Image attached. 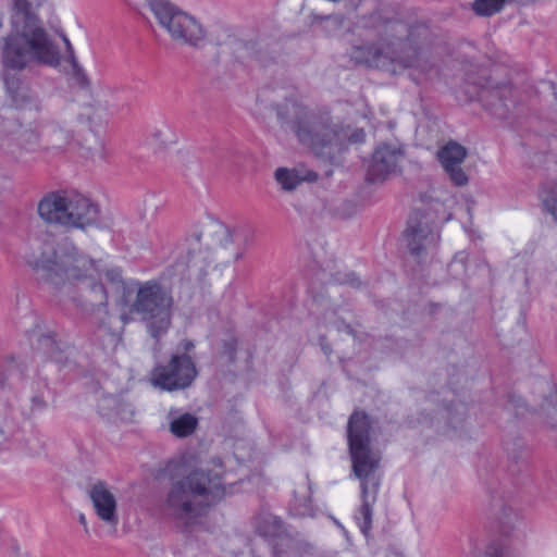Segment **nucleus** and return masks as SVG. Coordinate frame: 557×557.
Wrapping results in <instances>:
<instances>
[{
  "instance_id": "2",
  "label": "nucleus",
  "mask_w": 557,
  "mask_h": 557,
  "mask_svg": "<svg viewBox=\"0 0 557 557\" xmlns=\"http://www.w3.org/2000/svg\"><path fill=\"white\" fill-rule=\"evenodd\" d=\"M1 58L4 69L17 72L39 65L57 67L61 63L58 44L28 0H14L11 28L4 38Z\"/></svg>"
},
{
  "instance_id": "34",
  "label": "nucleus",
  "mask_w": 557,
  "mask_h": 557,
  "mask_svg": "<svg viewBox=\"0 0 557 557\" xmlns=\"http://www.w3.org/2000/svg\"><path fill=\"white\" fill-rule=\"evenodd\" d=\"M220 228L223 231V233L227 236L230 242H233L234 235H239L242 233L240 230H230L227 227H224L220 225Z\"/></svg>"
},
{
  "instance_id": "4",
  "label": "nucleus",
  "mask_w": 557,
  "mask_h": 557,
  "mask_svg": "<svg viewBox=\"0 0 557 557\" xmlns=\"http://www.w3.org/2000/svg\"><path fill=\"white\" fill-rule=\"evenodd\" d=\"M278 115L295 133L299 143L317 156L332 160L343 150L348 134L326 112H313L301 103L286 101Z\"/></svg>"
},
{
  "instance_id": "31",
  "label": "nucleus",
  "mask_w": 557,
  "mask_h": 557,
  "mask_svg": "<svg viewBox=\"0 0 557 557\" xmlns=\"http://www.w3.org/2000/svg\"><path fill=\"white\" fill-rule=\"evenodd\" d=\"M468 256L465 253V252H461L459 255H457L454 259V261L451 262L450 267L451 268H457V267H463L466 260H467Z\"/></svg>"
},
{
  "instance_id": "26",
  "label": "nucleus",
  "mask_w": 557,
  "mask_h": 557,
  "mask_svg": "<svg viewBox=\"0 0 557 557\" xmlns=\"http://www.w3.org/2000/svg\"><path fill=\"white\" fill-rule=\"evenodd\" d=\"M260 534L268 537L280 536L282 532V521L273 516L263 517L257 525Z\"/></svg>"
},
{
  "instance_id": "38",
  "label": "nucleus",
  "mask_w": 557,
  "mask_h": 557,
  "mask_svg": "<svg viewBox=\"0 0 557 557\" xmlns=\"http://www.w3.org/2000/svg\"><path fill=\"white\" fill-rule=\"evenodd\" d=\"M79 522L84 525L85 532L88 533L87 521L85 515H81L78 518Z\"/></svg>"
},
{
  "instance_id": "10",
  "label": "nucleus",
  "mask_w": 557,
  "mask_h": 557,
  "mask_svg": "<svg viewBox=\"0 0 557 557\" xmlns=\"http://www.w3.org/2000/svg\"><path fill=\"white\" fill-rule=\"evenodd\" d=\"M196 376V366L188 355H173L166 363L156 364L149 382L156 388L174 392L189 387Z\"/></svg>"
},
{
  "instance_id": "21",
  "label": "nucleus",
  "mask_w": 557,
  "mask_h": 557,
  "mask_svg": "<svg viewBox=\"0 0 557 557\" xmlns=\"http://www.w3.org/2000/svg\"><path fill=\"white\" fill-rule=\"evenodd\" d=\"M274 177L280 184L281 188L285 191H292L296 189V187L301 182L309 178V176L301 175L298 170L287 168L276 169Z\"/></svg>"
},
{
  "instance_id": "25",
  "label": "nucleus",
  "mask_w": 557,
  "mask_h": 557,
  "mask_svg": "<svg viewBox=\"0 0 557 557\" xmlns=\"http://www.w3.org/2000/svg\"><path fill=\"white\" fill-rule=\"evenodd\" d=\"M292 511L295 516L306 517L312 515V506L310 502L309 491L304 488L302 492H297L292 505Z\"/></svg>"
},
{
  "instance_id": "22",
  "label": "nucleus",
  "mask_w": 557,
  "mask_h": 557,
  "mask_svg": "<svg viewBox=\"0 0 557 557\" xmlns=\"http://www.w3.org/2000/svg\"><path fill=\"white\" fill-rule=\"evenodd\" d=\"M278 557H308L311 555V547L299 541L282 539L277 544Z\"/></svg>"
},
{
  "instance_id": "1",
  "label": "nucleus",
  "mask_w": 557,
  "mask_h": 557,
  "mask_svg": "<svg viewBox=\"0 0 557 557\" xmlns=\"http://www.w3.org/2000/svg\"><path fill=\"white\" fill-rule=\"evenodd\" d=\"M27 263L38 278L70 297L83 312L94 314L108 306L100 268L75 247L45 239L35 245Z\"/></svg>"
},
{
  "instance_id": "28",
  "label": "nucleus",
  "mask_w": 557,
  "mask_h": 557,
  "mask_svg": "<svg viewBox=\"0 0 557 557\" xmlns=\"http://www.w3.org/2000/svg\"><path fill=\"white\" fill-rule=\"evenodd\" d=\"M63 39H64V42L66 45V50H67V62L71 64L74 75L78 79H81L83 83H87V77L84 73V70L82 69V66L78 64V62L76 60V57H75V53H74V50H73V47H72L70 40L66 37H64Z\"/></svg>"
},
{
  "instance_id": "35",
  "label": "nucleus",
  "mask_w": 557,
  "mask_h": 557,
  "mask_svg": "<svg viewBox=\"0 0 557 557\" xmlns=\"http://www.w3.org/2000/svg\"><path fill=\"white\" fill-rule=\"evenodd\" d=\"M511 518H517V513L513 512L511 509H505L502 517L504 523L509 522Z\"/></svg>"
},
{
  "instance_id": "3",
  "label": "nucleus",
  "mask_w": 557,
  "mask_h": 557,
  "mask_svg": "<svg viewBox=\"0 0 557 557\" xmlns=\"http://www.w3.org/2000/svg\"><path fill=\"white\" fill-rule=\"evenodd\" d=\"M216 467L194 469L173 479L163 502L164 513L183 527L195 524L225 493L220 461Z\"/></svg>"
},
{
  "instance_id": "39",
  "label": "nucleus",
  "mask_w": 557,
  "mask_h": 557,
  "mask_svg": "<svg viewBox=\"0 0 557 557\" xmlns=\"http://www.w3.org/2000/svg\"><path fill=\"white\" fill-rule=\"evenodd\" d=\"M183 348H184V350H185V351H188V350H190L191 348H194V344H193L191 342H189V341H185V342L183 343Z\"/></svg>"
},
{
  "instance_id": "13",
  "label": "nucleus",
  "mask_w": 557,
  "mask_h": 557,
  "mask_svg": "<svg viewBox=\"0 0 557 557\" xmlns=\"http://www.w3.org/2000/svg\"><path fill=\"white\" fill-rule=\"evenodd\" d=\"M88 495L97 517L115 530L119 523V515L117 499L113 491L107 483L99 481L89 487Z\"/></svg>"
},
{
  "instance_id": "8",
  "label": "nucleus",
  "mask_w": 557,
  "mask_h": 557,
  "mask_svg": "<svg viewBox=\"0 0 557 557\" xmlns=\"http://www.w3.org/2000/svg\"><path fill=\"white\" fill-rule=\"evenodd\" d=\"M173 298L160 284L149 281L138 283L129 311L137 313L149 334L158 338L166 333L172 320Z\"/></svg>"
},
{
  "instance_id": "36",
  "label": "nucleus",
  "mask_w": 557,
  "mask_h": 557,
  "mask_svg": "<svg viewBox=\"0 0 557 557\" xmlns=\"http://www.w3.org/2000/svg\"><path fill=\"white\" fill-rule=\"evenodd\" d=\"M106 276L111 282H121V275L117 271H108Z\"/></svg>"
},
{
  "instance_id": "18",
  "label": "nucleus",
  "mask_w": 557,
  "mask_h": 557,
  "mask_svg": "<svg viewBox=\"0 0 557 557\" xmlns=\"http://www.w3.org/2000/svg\"><path fill=\"white\" fill-rule=\"evenodd\" d=\"M100 411L108 417H116L121 421H131L134 408L131 404L113 396L104 397L99 404Z\"/></svg>"
},
{
  "instance_id": "23",
  "label": "nucleus",
  "mask_w": 557,
  "mask_h": 557,
  "mask_svg": "<svg viewBox=\"0 0 557 557\" xmlns=\"http://www.w3.org/2000/svg\"><path fill=\"white\" fill-rule=\"evenodd\" d=\"M46 136L49 147L53 149H63L73 137L72 132L59 123L51 124L47 129Z\"/></svg>"
},
{
  "instance_id": "27",
  "label": "nucleus",
  "mask_w": 557,
  "mask_h": 557,
  "mask_svg": "<svg viewBox=\"0 0 557 557\" xmlns=\"http://www.w3.org/2000/svg\"><path fill=\"white\" fill-rule=\"evenodd\" d=\"M506 0H475L473 3V10L478 15L491 16L499 12Z\"/></svg>"
},
{
  "instance_id": "12",
  "label": "nucleus",
  "mask_w": 557,
  "mask_h": 557,
  "mask_svg": "<svg viewBox=\"0 0 557 557\" xmlns=\"http://www.w3.org/2000/svg\"><path fill=\"white\" fill-rule=\"evenodd\" d=\"M440 239L438 232L426 216H413L404 231V240L409 253L421 258L431 252Z\"/></svg>"
},
{
  "instance_id": "32",
  "label": "nucleus",
  "mask_w": 557,
  "mask_h": 557,
  "mask_svg": "<svg viewBox=\"0 0 557 557\" xmlns=\"http://www.w3.org/2000/svg\"><path fill=\"white\" fill-rule=\"evenodd\" d=\"M256 46H257V44H255V42H249V44L245 45V49L249 57L259 58V50L256 49Z\"/></svg>"
},
{
  "instance_id": "24",
  "label": "nucleus",
  "mask_w": 557,
  "mask_h": 557,
  "mask_svg": "<svg viewBox=\"0 0 557 557\" xmlns=\"http://www.w3.org/2000/svg\"><path fill=\"white\" fill-rule=\"evenodd\" d=\"M540 200L544 212L557 221V191L554 182L543 184L540 189Z\"/></svg>"
},
{
  "instance_id": "11",
  "label": "nucleus",
  "mask_w": 557,
  "mask_h": 557,
  "mask_svg": "<svg viewBox=\"0 0 557 557\" xmlns=\"http://www.w3.org/2000/svg\"><path fill=\"white\" fill-rule=\"evenodd\" d=\"M405 159V148L399 143L380 144L373 151L367 169V180L371 183H382L391 175L400 172Z\"/></svg>"
},
{
  "instance_id": "5",
  "label": "nucleus",
  "mask_w": 557,
  "mask_h": 557,
  "mask_svg": "<svg viewBox=\"0 0 557 557\" xmlns=\"http://www.w3.org/2000/svg\"><path fill=\"white\" fill-rule=\"evenodd\" d=\"M368 62L376 67L397 74L409 70L416 83L431 78L437 73L438 60L428 46L418 45L412 38L396 39L369 50Z\"/></svg>"
},
{
  "instance_id": "40",
  "label": "nucleus",
  "mask_w": 557,
  "mask_h": 557,
  "mask_svg": "<svg viewBox=\"0 0 557 557\" xmlns=\"http://www.w3.org/2000/svg\"><path fill=\"white\" fill-rule=\"evenodd\" d=\"M243 256H244V255H243V252H238V253H236V255H235V260H236V261H237V260H240V259L243 258Z\"/></svg>"
},
{
  "instance_id": "29",
  "label": "nucleus",
  "mask_w": 557,
  "mask_h": 557,
  "mask_svg": "<svg viewBox=\"0 0 557 557\" xmlns=\"http://www.w3.org/2000/svg\"><path fill=\"white\" fill-rule=\"evenodd\" d=\"M14 372V364H0V386H3Z\"/></svg>"
},
{
  "instance_id": "20",
  "label": "nucleus",
  "mask_w": 557,
  "mask_h": 557,
  "mask_svg": "<svg viewBox=\"0 0 557 557\" xmlns=\"http://www.w3.org/2000/svg\"><path fill=\"white\" fill-rule=\"evenodd\" d=\"M309 26H319L321 30L327 36H335L345 26L346 18L343 14L321 15L310 13L308 16Z\"/></svg>"
},
{
  "instance_id": "19",
  "label": "nucleus",
  "mask_w": 557,
  "mask_h": 557,
  "mask_svg": "<svg viewBox=\"0 0 557 557\" xmlns=\"http://www.w3.org/2000/svg\"><path fill=\"white\" fill-rule=\"evenodd\" d=\"M377 490L361 488L362 505L359 509L357 520L361 532L367 536L372 528V507L376 502Z\"/></svg>"
},
{
  "instance_id": "15",
  "label": "nucleus",
  "mask_w": 557,
  "mask_h": 557,
  "mask_svg": "<svg viewBox=\"0 0 557 557\" xmlns=\"http://www.w3.org/2000/svg\"><path fill=\"white\" fill-rule=\"evenodd\" d=\"M437 157L454 185L461 187L468 184L469 177L461 168L467 157V149L463 146L450 141L438 150Z\"/></svg>"
},
{
  "instance_id": "9",
  "label": "nucleus",
  "mask_w": 557,
  "mask_h": 557,
  "mask_svg": "<svg viewBox=\"0 0 557 557\" xmlns=\"http://www.w3.org/2000/svg\"><path fill=\"white\" fill-rule=\"evenodd\" d=\"M149 8L158 25L177 45L196 48L206 40L205 26L169 0H151Z\"/></svg>"
},
{
  "instance_id": "37",
  "label": "nucleus",
  "mask_w": 557,
  "mask_h": 557,
  "mask_svg": "<svg viewBox=\"0 0 557 557\" xmlns=\"http://www.w3.org/2000/svg\"><path fill=\"white\" fill-rule=\"evenodd\" d=\"M96 153L100 159L106 157L104 145L102 141H99V148L97 149Z\"/></svg>"
},
{
  "instance_id": "16",
  "label": "nucleus",
  "mask_w": 557,
  "mask_h": 557,
  "mask_svg": "<svg viewBox=\"0 0 557 557\" xmlns=\"http://www.w3.org/2000/svg\"><path fill=\"white\" fill-rule=\"evenodd\" d=\"M170 432L176 437L191 435L198 426V419L189 413L172 408L166 416Z\"/></svg>"
},
{
  "instance_id": "33",
  "label": "nucleus",
  "mask_w": 557,
  "mask_h": 557,
  "mask_svg": "<svg viewBox=\"0 0 557 557\" xmlns=\"http://www.w3.org/2000/svg\"><path fill=\"white\" fill-rule=\"evenodd\" d=\"M145 206L148 210H152V213H156L159 209V206L157 203V199L154 197L148 198L145 200Z\"/></svg>"
},
{
  "instance_id": "30",
  "label": "nucleus",
  "mask_w": 557,
  "mask_h": 557,
  "mask_svg": "<svg viewBox=\"0 0 557 557\" xmlns=\"http://www.w3.org/2000/svg\"><path fill=\"white\" fill-rule=\"evenodd\" d=\"M171 131L168 128V127H164L163 129H156L153 133H152V136L157 139V140H160L162 144H166L170 141L171 139Z\"/></svg>"
},
{
  "instance_id": "14",
  "label": "nucleus",
  "mask_w": 557,
  "mask_h": 557,
  "mask_svg": "<svg viewBox=\"0 0 557 557\" xmlns=\"http://www.w3.org/2000/svg\"><path fill=\"white\" fill-rule=\"evenodd\" d=\"M129 321V317L125 313L121 315H114L104 311L97 324V337L104 351L113 354L122 345L123 331L125 324Z\"/></svg>"
},
{
  "instance_id": "6",
  "label": "nucleus",
  "mask_w": 557,
  "mask_h": 557,
  "mask_svg": "<svg viewBox=\"0 0 557 557\" xmlns=\"http://www.w3.org/2000/svg\"><path fill=\"white\" fill-rule=\"evenodd\" d=\"M37 210L46 223L65 228H85L99 219L98 206L88 197L74 190H60L45 195Z\"/></svg>"
},
{
  "instance_id": "17",
  "label": "nucleus",
  "mask_w": 557,
  "mask_h": 557,
  "mask_svg": "<svg viewBox=\"0 0 557 557\" xmlns=\"http://www.w3.org/2000/svg\"><path fill=\"white\" fill-rule=\"evenodd\" d=\"M5 89L13 104L17 108H25L36 101V94L20 77L8 76L5 78Z\"/></svg>"
},
{
  "instance_id": "7",
  "label": "nucleus",
  "mask_w": 557,
  "mask_h": 557,
  "mask_svg": "<svg viewBox=\"0 0 557 557\" xmlns=\"http://www.w3.org/2000/svg\"><path fill=\"white\" fill-rule=\"evenodd\" d=\"M371 422L361 411H355L348 421L347 438L352 472L361 482V488L379 490L381 478L377 473L381 456L371 446Z\"/></svg>"
}]
</instances>
